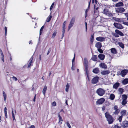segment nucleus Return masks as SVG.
Returning <instances> with one entry per match:
<instances>
[{
  "label": "nucleus",
  "mask_w": 128,
  "mask_h": 128,
  "mask_svg": "<svg viewBox=\"0 0 128 128\" xmlns=\"http://www.w3.org/2000/svg\"><path fill=\"white\" fill-rule=\"evenodd\" d=\"M105 115L108 123L109 124H112L114 121V119L112 116L108 112H106Z\"/></svg>",
  "instance_id": "nucleus-1"
},
{
  "label": "nucleus",
  "mask_w": 128,
  "mask_h": 128,
  "mask_svg": "<svg viewBox=\"0 0 128 128\" xmlns=\"http://www.w3.org/2000/svg\"><path fill=\"white\" fill-rule=\"evenodd\" d=\"M115 32L112 33V34L116 37H118L119 36L118 35L122 36L124 35V34L122 32L118 30H116Z\"/></svg>",
  "instance_id": "nucleus-2"
},
{
  "label": "nucleus",
  "mask_w": 128,
  "mask_h": 128,
  "mask_svg": "<svg viewBox=\"0 0 128 128\" xmlns=\"http://www.w3.org/2000/svg\"><path fill=\"white\" fill-rule=\"evenodd\" d=\"M96 92L99 96H102L104 94L105 91L103 89L100 88L97 90Z\"/></svg>",
  "instance_id": "nucleus-3"
},
{
  "label": "nucleus",
  "mask_w": 128,
  "mask_h": 128,
  "mask_svg": "<svg viewBox=\"0 0 128 128\" xmlns=\"http://www.w3.org/2000/svg\"><path fill=\"white\" fill-rule=\"evenodd\" d=\"M75 22V18L73 17L71 19L68 27V30H69L73 26Z\"/></svg>",
  "instance_id": "nucleus-4"
},
{
  "label": "nucleus",
  "mask_w": 128,
  "mask_h": 128,
  "mask_svg": "<svg viewBox=\"0 0 128 128\" xmlns=\"http://www.w3.org/2000/svg\"><path fill=\"white\" fill-rule=\"evenodd\" d=\"M126 111L125 110H122L120 112L121 115L120 116L118 120L120 122H121L122 118L123 116H125L126 114Z\"/></svg>",
  "instance_id": "nucleus-5"
},
{
  "label": "nucleus",
  "mask_w": 128,
  "mask_h": 128,
  "mask_svg": "<svg viewBox=\"0 0 128 128\" xmlns=\"http://www.w3.org/2000/svg\"><path fill=\"white\" fill-rule=\"evenodd\" d=\"M114 26L116 28L119 29H122L124 27L122 25L120 24L114 23Z\"/></svg>",
  "instance_id": "nucleus-6"
},
{
  "label": "nucleus",
  "mask_w": 128,
  "mask_h": 128,
  "mask_svg": "<svg viewBox=\"0 0 128 128\" xmlns=\"http://www.w3.org/2000/svg\"><path fill=\"white\" fill-rule=\"evenodd\" d=\"M103 12L104 14L108 16H110L112 15V14L108 11V10L107 9H104V10Z\"/></svg>",
  "instance_id": "nucleus-7"
},
{
  "label": "nucleus",
  "mask_w": 128,
  "mask_h": 128,
  "mask_svg": "<svg viewBox=\"0 0 128 128\" xmlns=\"http://www.w3.org/2000/svg\"><path fill=\"white\" fill-rule=\"evenodd\" d=\"M106 38L102 36H99L96 38V40L98 41L102 42H104L106 40Z\"/></svg>",
  "instance_id": "nucleus-8"
},
{
  "label": "nucleus",
  "mask_w": 128,
  "mask_h": 128,
  "mask_svg": "<svg viewBox=\"0 0 128 128\" xmlns=\"http://www.w3.org/2000/svg\"><path fill=\"white\" fill-rule=\"evenodd\" d=\"M99 78L97 76L94 77L92 80V83L95 84L97 83L98 80Z\"/></svg>",
  "instance_id": "nucleus-9"
},
{
  "label": "nucleus",
  "mask_w": 128,
  "mask_h": 128,
  "mask_svg": "<svg viewBox=\"0 0 128 128\" xmlns=\"http://www.w3.org/2000/svg\"><path fill=\"white\" fill-rule=\"evenodd\" d=\"M105 100L104 98H101L98 99L96 102V104H102L105 101Z\"/></svg>",
  "instance_id": "nucleus-10"
},
{
  "label": "nucleus",
  "mask_w": 128,
  "mask_h": 128,
  "mask_svg": "<svg viewBox=\"0 0 128 128\" xmlns=\"http://www.w3.org/2000/svg\"><path fill=\"white\" fill-rule=\"evenodd\" d=\"M114 109L115 110V111L113 113L115 114H118L120 111V110L118 108V107L116 106H114Z\"/></svg>",
  "instance_id": "nucleus-11"
},
{
  "label": "nucleus",
  "mask_w": 128,
  "mask_h": 128,
  "mask_svg": "<svg viewBox=\"0 0 128 128\" xmlns=\"http://www.w3.org/2000/svg\"><path fill=\"white\" fill-rule=\"evenodd\" d=\"M124 11V9L123 8H118L116 9V12L119 13L123 12Z\"/></svg>",
  "instance_id": "nucleus-12"
},
{
  "label": "nucleus",
  "mask_w": 128,
  "mask_h": 128,
  "mask_svg": "<svg viewBox=\"0 0 128 128\" xmlns=\"http://www.w3.org/2000/svg\"><path fill=\"white\" fill-rule=\"evenodd\" d=\"M122 126L124 128H127L128 127V121H124L122 123Z\"/></svg>",
  "instance_id": "nucleus-13"
},
{
  "label": "nucleus",
  "mask_w": 128,
  "mask_h": 128,
  "mask_svg": "<svg viewBox=\"0 0 128 128\" xmlns=\"http://www.w3.org/2000/svg\"><path fill=\"white\" fill-rule=\"evenodd\" d=\"M128 70H122L120 73V74L122 77H124L128 73Z\"/></svg>",
  "instance_id": "nucleus-14"
},
{
  "label": "nucleus",
  "mask_w": 128,
  "mask_h": 128,
  "mask_svg": "<svg viewBox=\"0 0 128 128\" xmlns=\"http://www.w3.org/2000/svg\"><path fill=\"white\" fill-rule=\"evenodd\" d=\"M95 46L98 49L101 48L102 47V43L100 42H97Z\"/></svg>",
  "instance_id": "nucleus-15"
},
{
  "label": "nucleus",
  "mask_w": 128,
  "mask_h": 128,
  "mask_svg": "<svg viewBox=\"0 0 128 128\" xmlns=\"http://www.w3.org/2000/svg\"><path fill=\"white\" fill-rule=\"evenodd\" d=\"M110 72V70H108L102 72H101V74L102 75H106L109 74Z\"/></svg>",
  "instance_id": "nucleus-16"
},
{
  "label": "nucleus",
  "mask_w": 128,
  "mask_h": 128,
  "mask_svg": "<svg viewBox=\"0 0 128 128\" xmlns=\"http://www.w3.org/2000/svg\"><path fill=\"white\" fill-rule=\"evenodd\" d=\"M33 56H32L30 58L28 62H29V63L28 64V68H29L31 65H32V64L33 62L32 60H33Z\"/></svg>",
  "instance_id": "nucleus-17"
},
{
  "label": "nucleus",
  "mask_w": 128,
  "mask_h": 128,
  "mask_svg": "<svg viewBox=\"0 0 128 128\" xmlns=\"http://www.w3.org/2000/svg\"><path fill=\"white\" fill-rule=\"evenodd\" d=\"M99 66L100 67L106 69L107 68V66L104 63H101L100 65Z\"/></svg>",
  "instance_id": "nucleus-18"
},
{
  "label": "nucleus",
  "mask_w": 128,
  "mask_h": 128,
  "mask_svg": "<svg viewBox=\"0 0 128 128\" xmlns=\"http://www.w3.org/2000/svg\"><path fill=\"white\" fill-rule=\"evenodd\" d=\"M105 56L104 54H100L98 56V58L102 60H104V58Z\"/></svg>",
  "instance_id": "nucleus-19"
},
{
  "label": "nucleus",
  "mask_w": 128,
  "mask_h": 128,
  "mask_svg": "<svg viewBox=\"0 0 128 128\" xmlns=\"http://www.w3.org/2000/svg\"><path fill=\"white\" fill-rule=\"evenodd\" d=\"M83 64L84 66H88V61L86 58H84L83 61Z\"/></svg>",
  "instance_id": "nucleus-20"
},
{
  "label": "nucleus",
  "mask_w": 128,
  "mask_h": 128,
  "mask_svg": "<svg viewBox=\"0 0 128 128\" xmlns=\"http://www.w3.org/2000/svg\"><path fill=\"white\" fill-rule=\"evenodd\" d=\"M91 1V0H90V1L89 2V3L88 6V8L86 9L85 11V17L86 18V17L87 16V13L90 7V3Z\"/></svg>",
  "instance_id": "nucleus-21"
},
{
  "label": "nucleus",
  "mask_w": 128,
  "mask_h": 128,
  "mask_svg": "<svg viewBox=\"0 0 128 128\" xmlns=\"http://www.w3.org/2000/svg\"><path fill=\"white\" fill-rule=\"evenodd\" d=\"M120 85V84L117 82L114 84L113 86V87L114 88L117 89Z\"/></svg>",
  "instance_id": "nucleus-22"
},
{
  "label": "nucleus",
  "mask_w": 128,
  "mask_h": 128,
  "mask_svg": "<svg viewBox=\"0 0 128 128\" xmlns=\"http://www.w3.org/2000/svg\"><path fill=\"white\" fill-rule=\"evenodd\" d=\"M100 70L98 68H96L94 69L92 71V72L95 74H98Z\"/></svg>",
  "instance_id": "nucleus-23"
},
{
  "label": "nucleus",
  "mask_w": 128,
  "mask_h": 128,
  "mask_svg": "<svg viewBox=\"0 0 128 128\" xmlns=\"http://www.w3.org/2000/svg\"><path fill=\"white\" fill-rule=\"evenodd\" d=\"M123 84L126 85L128 83V78H126L122 81Z\"/></svg>",
  "instance_id": "nucleus-24"
},
{
  "label": "nucleus",
  "mask_w": 128,
  "mask_h": 128,
  "mask_svg": "<svg viewBox=\"0 0 128 128\" xmlns=\"http://www.w3.org/2000/svg\"><path fill=\"white\" fill-rule=\"evenodd\" d=\"M110 51L112 53L114 54H116L117 51L116 49L114 48H112L110 49Z\"/></svg>",
  "instance_id": "nucleus-25"
},
{
  "label": "nucleus",
  "mask_w": 128,
  "mask_h": 128,
  "mask_svg": "<svg viewBox=\"0 0 128 128\" xmlns=\"http://www.w3.org/2000/svg\"><path fill=\"white\" fill-rule=\"evenodd\" d=\"M97 59H98V56L97 55H94L93 56L92 58H91V59L94 61H96L97 60Z\"/></svg>",
  "instance_id": "nucleus-26"
},
{
  "label": "nucleus",
  "mask_w": 128,
  "mask_h": 128,
  "mask_svg": "<svg viewBox=\"0 0 128 128\" xmlns=\"http://www.w3.org/2000/svg\"><path fill=\"white\" fill-rule=\"evenodd\" d=\"M58 117H59V121L58 122V123L60 124H62V118L60 116L59 114H58Z\"/></svg>",
  "instance_id": "nucleus-27"
},
{
  "label": "nucleus",
  "mask_w": 128,
  "mask_h": 128,
  "mask_svg": "<svg viewBox=\"0 0 128 128\" xmlns=\"http://www.w3.org/2000/svg\"><path fill=\"white\" fill-rule=\"evenodd\" d=\"M124 5L123 3V2H119L117 3L116 4V7H118L120 6H122Z\"/></svg>",
  "instance_id": "nucleus-28"
},
{
  "label": "nucleus",
  "mask_w": 128,
  "mask_h": 128,
  "mask_svg": "<svg viewBox=\"0 0 128 128\" xmlns=\"http://www.w3.org/2000/svg\"><path fill=\"white\" fill-rule=\"evenodd\" d=\"M118 91L120 94H122L123 92H124V90L122 88H120L118 89Z\"/></svg>",
  "instance_id": "nucleus-29"
},
{
  "label": "nucleus",
  "mask_w": 128,
  "mask_h": 128,
  "mask_svg": "<svg viewBox=\"0 0 128 128\" xmlns=\"http://www.w3.org/2000/svg\"><path fill=\"white\" fill-rule=\"evenodd\" d=\"M85 71L86 73V74L87 76H88V74H89L88 72V66H85Z\"/></svg>",
  "instance_id": "nucleus-30"
},
{
  "label": "nucleus",
  "mask_w": 128,
  "mask_h": 128,
  "mask_svg": "<svg viewBox=\"0 0 128 128\" xmlns=\"http://www.w3.org/2000/svg\"><path fill=\"white\" fill-rule=\"evenodd\" d=\"M115 95L113 94H111L110 95V100H113L115 98Z\"/></svg>",
  "instance_id": "nucleus-31"
},
{
  "label": "nucleus",
  "mask_w": 128,
  "mask_h": 128,
  "mask_svg": "<svg viewBox=\"0 0 128 128\" xmlns=\"http://www.w3.org/2000/svg\"><path fill=\"white\" fill-rule=\"evenodd\" d=\"M94 34H93L91 36V37L90 38V43L92 44L93 42H94Z\"/></svg>",
  "instance_id": "nucleus-32"
},
{
  "label": "nucleus",
  "mask_w": 128,
  "mask_h": 128,
  "mask_svg": "<svg viewBox=\"0 0 128 128\" xmlns=\"http://www.w3.org/2000/svg\"><path fill=\"white\" fill-rule=\"evenodd\" d=\"M57 33V32L56 30H54V33L52 34V38H54L56 35Z\"/></svg>",
  "instance_id": "nucleus-33"
},
{
  "label": "nucleus",
  "mask_w": 128,
  "mask_h": 128,
  "mask_svg": "<svg viewBox=\"0 0 128 128\" xmlns=\"http://www.w3.org/2000/svg\"><path fill=\"white\" fill-rule=\"evenodd\" d=\"M47 87L46 86H45L44 87V89L43 90V91H42V93H43V94L44 95H45V93H46V90H47Z\"/></svg>",
  "instance_id": "nucleus-34"
},
{
  "label": "nucleus",
  "mask_w": 128,
  "mask_h": 128,
  "mask_svg": "<svg viewBox=\"0 0 128 128\" xmlns=\"http://www.w3.org/2000/svg\"><path fill=\"white\" fill-rule=\"evenodd\" d=\"M44 28V26H43L40 28V36L42 34V33L43 31V29Z\"/></svg>",
  "instance_id": "nucleus-35"
},
{
  "label": "nucleus",
  "mask_w": 128,
  "mask_h": 128,
  "mask_svg": "<svg viewBox=\"0 0 128 128\" xmlns=\"http://www.w3.org/2000/svg\"><path fill=\"white\" fill-rule=\"evenodd\" d=\"M113 19L114 20H115L116 21L118 22H121L120 21V19L118 18L114 17L113 18Z\"/></svg>",
  "instance_id": "nucleus-36"
},
{
  "label": "nucleus",
  "mask_w": 128,
  "mask_h": 128,
  "mask_svg": "<svg viewBox=\"0 0 128 128\" xmlns=\"http://www.w3.org/2000/svg\"><path fill=\"white\" fill-rule=\"evenodd\" d=\"M122 99L123 100H126L127 98V96L125 94H123L122 96Z\"/></svg>",
  "instance_id": "nucleus-37"
},
{
  "label": "nucleus",
  "mask_w": 128,
  "mask_h": 128,
  "mask_svg": "<svg viewBox=\"0 0 128 128\" xmlns=\"http://www.w3.org/2000/svg\"><path fill=\"white\" fill-rule=\"evenodd\" d=\"M70 87V85L68 83L66 85V91L68 92V89Z\"/></svg>",
  "instance_id": "nucleus-38"
},
{
  "label": "nucleus",
  "mask_w": 128,
  "mask_h": 128,
  "mask_svg": "<svg viewBox=\"0 0 128 128\" xmlns=\"http://www.w3.org/2000/svg\"><path fill=\"white\" fill-rule=\"evenodd\" d=\"M119 46L122 48H124V44L122 42H119L118 43Z\"/></svg>",
  "instance_id": "nucleus-39"
},
{
  "label": "nucleus",
  "mask_w": 128,
  "mask_h": 128,
  "mask_svg": "<svg viewBox=\"0 0 128 128\" xmlns=\"http://www.w3.org/2000/svg\"><path fill=\"white\" fill-rule=\"evenodd\" d=\"M127 102L126 100H122V104L123 106L125 105L127 103Z\"/></svg>",
  "instance_id": "nucleus-40"
},
{
  "label": "nucleus",
  "mask_w": 128,
  "mask_h": 128,
  "mask_svg": "<svg viewBox=\"0 0 128 128\" xmlns=\"http://www.w3.org/2000/svg\"><path fill=\"white\" fill-rule=\"evenodd\" d=\"M3 95L4 98V101H6V94L4 92H3Z\"/></svg>",
  "instance_id": "nucleus-41"
},
{
  "label": "nucleus",
  "mask_w": 128,
  "mask_h": 128,
  "mask_svg": "<svg viewBox=\"0 0 128 128\" xmlns=\"http://www.w3.org/2000/svg\"><path fill=\"white\" fill-rule=\"evenodd\" d=\"M100 48H98V52L100 53H103V51Z\"/></svg>",
  "instance_id": "nucleus-42"
},
{
  "label": "nucleus",
  "mask_w": 128,
  "mask_h": 128,
  "mask_svg": "<svg viewBox=\"0 0 128 128\" xmlns=\"http://www.w3.org/2000/svg\"><path fill=\"white\" fill-rule=\"evenodd\" d=\"M52 16H50L48 18L47 20V22H49L51 19Z\"/></svg>",
  "instance_id": "nucleus-43"
},
{
  "label": "nucleus",
  "mask_w": 128,
  "mask_h": 128,
  "mask_svg": "<svg viewBox=\"0 0 128 128\" xmlns=\"http://www.w3.org/2000/svg\"><path fill=\"white\" fill-rule=\"evenodd\" d=\"M12 117L13 119V120H14V119H15V118L14 116V113L13 112V110L12 109Z\"/></svg>",
  "instance_id": "nucleus-44"
},
{
  "label": "nucleus",
  "mask_w": 128,
  "mask_h": 128,
  "mask_svg": "<svg viewBox=\"0 0 128 128\" xmlns=\"http://www.w3.org/2000/svg\"><path fill=\"white\" fill-rule=\"evenodd\" d=\"M66 125L68 126V127L69 128H71V126H70V124L69 122H66Z\"/></svg>",
  "instance_id": "nucleus-45"
},
{
  "label": "nucleus",
  "mask_w": 128,
  "mask_h": 128,
  "mask_svg": "<svg viewBox=\"0 0 128 128\" xmlns=\"http://www.w3.org/2000/svg\"><path fill=\"white\" fill-rule=\"evenodd\" d=\"M114 128H121L120 127H119L118 126V124L115 125L114 126H113Z\"/></svg>",
  "instance_id": "nucleus-46"
},
{
  "label": "nucleus",
  "mask_w": 128,
  "mask_h": 128,
  "mask_svg": "<svg viewBox=\"0 0 128 128\" xmlns=\"http://www.w3.org/2000/svg\"><path fill=\"white\" fill-rule=\"evenodd\" d=\"M123 23L125 25L128 26V22H123Z\"/></svg>",
  "instance_id": "nucleus-47"
},
{
  "label": "nucleus",
  "mask_w": 128,
  "mask_h": 128,
  "mask_svg": "<svg viewBox=\"0 0 128 128\" xmlns=\"http://www.w3.org/2000/svg\"><path fill=\"white\" fill-rule=\"evenodd\" d=\"M12 78L13 79V80L15 81H16L18 80L17 78L15 77L14 76H13L12 77Z\"/></svg>",
  "instance_id": "nucleus-48"
},
{
  "label": "nucleus",
  "mask_w": 128,
  "mask_h": 128,
  "mask_svg": "<svg viewBox=\"0 0 128 128\" xmlns=\"http://www.w3.org/2000/svg\"><path fill=\"white\" fill-rule=\"evenodd\" d=\"M65 32V31L63 30L62 31V38H63V37L64 36V34Z\"/></svg>",
  "instance_id": "nucleus-49"
},
{
  "label": "nucleus",
  "mask_w": 128,
  "mask_h": 128,
  "mask_svg": "<svg viewBox=\"0 0 128 128\" xmlns=\"http://www.w3.org/2000/svg\"><path fill=\"white\" fill-rule=\"evenodd\" d=\"M75 54H74V57L72 60V64H73V62L74 61L75 58Z\"/></svg>",
  "instance_id": "nucleus-50"
},
{
  "label": "nucleus",
  "mask_w": 128,
  "mask_h": 128,
  "mask_svg": "<svg viewBox=\"0 0 128 128\" xmlns=\"http://www.w3.org/2000/svg\"><path fill=\"white\" fill-rule=\"evenodd\" d=\"M54 5V3H53L50 7V10H51L52 8Z\"/></svg>",
  "instance_id": "nucleus-51"
},
{
  "label": "nucleus",
  "mask_w": 128,
  "mask_h": 128,
  "mask_svg": "<svg viewBox=\"0 0 128 128\" xmlns=\"http://www.w3.org/2000/svg\"><path fill=\"white\" fill-rule=\"evenodd\" d=\"M7 109L6 107H5L4 108V113H7Z\"/></svg>",
  "instance_id": "nucleus-52"
},
{
  "label": "nucleus",
  "mask_w": 128,
  "mask_h": 128,
  "mask_svg": "<svg viewBox=\"0 0 128 128\" xmlns=\"http://www.w3.org/2000/svg\"><path fill=\"white\" fill-rule=\"evenodd\" d=\"M125 16L127 18V19L128 21V13H124Z\"/></svg>",
  "instance_id": "nucleus-53"
},
{
  "label": "nucleus",
  "mask_w": 128,
  "mask_h": 128,
  "mask_svg": "<svg viewBox=\"0 0 128 128\" xmlns=\"http://www.w3.org/2000/svg\"><path fill=\"white\" fill-rule=\"evenodd\" d=\"M4 30L5 31V35L6 36V33H7V28L5 26L4 27Z\"/></svg>",
  "instance_id": "nucleus-54"
},
{
  "label": "nucleus",
  "mask_w": 128,
  "mask_h": 128,
  "mask_svg": "<svg viewBox=\"0 0 128 128\" xmlns=\"http://www.w3.org/2000/svg\"><path fill=\"white\" fill-rule=\"evenodd\" d=\"M85 24L86 26V32L87 31V23L86 22H85Z\"/></svg>",
  "instance_id": "nucleus-55"
},
{
  "label": "nucleus",
  "mask_w": 128,
  "mask_h": 128,
  "mask_svg": "<svg viewBox=\"0 0 128 128\" xmlns=\"http://www.w3.org/2000/svg\"><path fill=\"white\" fill-rule=\"evenodd\" d=\"M66 21H65L64 22L63 24V26L65 27V25H66Z\"/></svg>",
  "instance_id": "nucleus-56"
},
{
  "label": "nucleus",
  "mask_w": 128,
  "mask_h": 128,
  "mask_svg": "<svg viewBox=\"0 0 128 128\" xmlns=\"http://www.w3.org/2000/svg\"><path fill=\"white\" fill-rule=\"evenodd\" d=\"M56 102H54L52 103V105L53 106H56Z\"/></svg>",
  "instance_id": "nucleus-57"
},
{
  "label": "nucleus",
  "mask_w": 128,
  "mask_h": 128,
  "mask_svg": "<svg viewBox=\"0 0 128 128\" xmlns=\"http://www.w3.org/2000/svg\"><path fill=\"white\" fill-rule=\"evenodd\" d=\"M51 49L50 48L49 49H48V53H47V55H48L50 53V52L51 51Z\"/></svg>",
  "instance_id": "nucleus-58"
},
{
  "label": "nucleus",
  "mask_w": 128,
  "mask_h": 128,
  "mask_svg": "<svg viewBox=\"0 0 128 128\" xmlns=\"http://www.w3.org/2000/svg\"><path fill=\"white\" fill-rule=\"evenodd\" d=\"M71 69H72V70H74V67L73 66V64H72V67L71 68Z\"/></svg>",
  "instance_id": "nucleus-59"
},
{
  "label": "nucleus",
  "mask_w": 128,
  "mask_h": 128,
  "mask_svg": "<svg viewBox=\"0 0 128 128\" xmlns=\"http://www.w3.org/2000/svg\"><path fill=\"white\" fill-rule=\"evenodd\" d=\"M102 111H104L105 110V108L104 106H103L102 108Z\"/></svg>",
  "instance_id": "nucleus-60"
},
{
  "label": "nucleus",
  "mask_w": 128,
  "mask_h": 128,
  "mask_svg": "<svg viewBox=\"0 0 128 128\" xmlns=\"http://www.w3.org/2000/svg\"><path fill=\"white\" fill-rule=\"evenodd\" d=\"M28 128H35L34 126L32 125L30 126Z\"/></svg>",
  "instance_id": "nucleus-61"
},
{
  "label": "nucleus",
  "mask_w": 128,
  "mask_h": 128,
  "mask_svg": "<svg viewBox=\"0 0 128 128\" xmlns=\"http://www.w3.org/2000/svg\"><path fill=\"white\" fill-rule=\"evenodd\" d=\"M2 61L4 62V56L2 57Z\"/></svg>",
  "instance_id": "nucleus-62"
},
{
  "label": "nucleus",
  "mask_w": 128,
  "mask_h": 128,
  "mask_svg": "<svg viewBox=\"0 0 128 128\" xmlns=\"http://www.w3.org/2000/svg\"><path fill=\"white\" fill-rule=\"evenodd\" d=\"M65 103H66V104L67 105H68V100H66Z\"/></svg>",
  "instance_id": "nucleus-63"
},
{
  "label": "nucleus",
  "mask_w": 128,
  "mask_h": 128,
  "mask_svg": "<svg viewBox=\"0 0 128 128\" xmlns=\"http://www.w3.org/2000/svg\"><path fill=\"white\" fill-rule=\"evenodd\" d=\"M10 60L11 61L12 60V56H11V55L10 54Z\"/></svg>",
  "instance_id": "nucleus-64"
}]
</instances>
